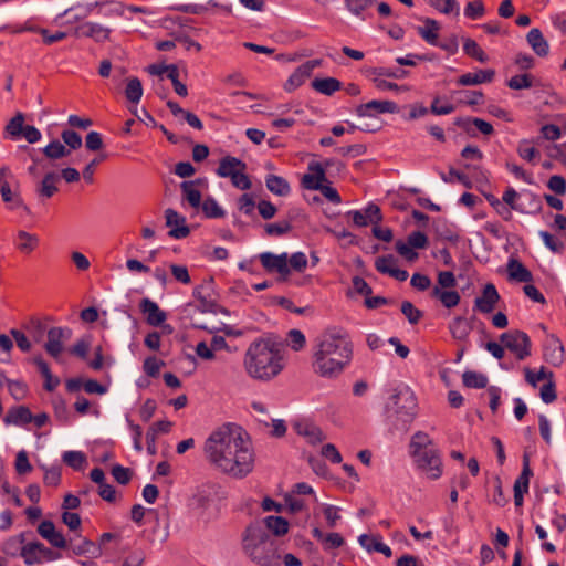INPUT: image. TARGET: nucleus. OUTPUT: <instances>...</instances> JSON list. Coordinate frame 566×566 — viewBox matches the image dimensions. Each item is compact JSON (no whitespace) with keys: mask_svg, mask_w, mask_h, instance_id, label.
I'll return each mask as SVG.
<instances>
[{"mask_svg":"<svg viewBox=\"0 0 566 566\" xmlns=\"http://www.w3.org/2000/svg\"><path fill=\"white\" fill-rule=\"evenodd\" d=\"M203 454L217 471L233 479L248 476L254 468V452L248 433L234 423L214 429L203 443Z\"/></svg>","mask_w":566,"mask_h":566,"instance_id":"1","label":"nucleus"},{"mask_svg":"<svg viewBox=\"0 0 566 566\" xmlns=\"http://www.w3.org/2000/svg\"><path fill=\"white\" fill-rule=\"evenodd\" d=\"M312 353L314 373L325 378H334L350 363L353 344L343 328L332 327L315 338Z\"/></svg>","mask_w":566,"mask_h":566,"instance_id":"2","label":"nucleus"},{"mask_svg":"<svg viewBox=\"0 0 566 566\" xmlns=\"http://www.w3.org/2000/svg\"><path fill=\"white\" fill-rule=\"evenodd\" d=\"M243 366L247 374L260 381H270L284 368L279 346L271 339L260 338L248 347Z\"/></svg>","mask_w":566,"mask_h":566,"instance_id":"3","label":"nucleus"},{"mask_svg":"<svg viewBox=\"0 0 566 566\" xmlns=\"http://www.w3.org/2000/svg\"><path fill=\"white\" fill-rule=\"evenodd\" d=\"M243 552L249 558L262 566L277 564L275 541L258 525L247 527L242 541Z\"/></svg>","mask_w":566,"mask_h":566,"instance_id":"4","label":"nucleus"},{"mask_svg":"<svg viewBox=\"0 0 566 566\" xmlns=\"http://www.w3.org/2000/svg\"><path fill=\"white\" fill-rule=\"evenodd\" d=\"M417 415V399L407 387L396 389L386 407V418L396 430H407Z\"/></svg>","mask_w":566,"mask_h":566,"instance_id":"5","label":"nucleus"},{"mask_svg":"<svg viewBox=\"0 0 566 566\" xmlns=\"http://www.w3.org/2000/svg\"><path fill=\"white\" fill-rule=\"evenodd\" d=\"M308 172L302 177V186L308 190H319L322 195L333 203H340L342 198L337 190L327 182L324 167L318 161H311L308 164Z\"/></svg>","mask_w":566,"mask_h":566,"instance_id":"6","label":"nucleus"},{"mask_svg":"<svg viewBox=\"0 0 566 566\" xmlns=\"http://www.w3.org/2000/svg\"><path fill=\"white\" fill-rule=\"evenodd\" d=\"M502 201L510 208L521 213H537L542 210L541 199L531 191L518 193L514 188L509 187L502 197Z\"/></svg>","mask_w":566,"mask_h":566,"instance_id":"7","label":"nucleus"},{"mask_svg":"<svg viewBox=\"0 0 566 566\" xmlns=\"http://www.w3.org/2000/svg\"><path fill=\"white\" fill-rule=\"evenodd\" d=\"M500 340L518 360H524L531 355V339L528 335L522 331L514 329L503 333L500 336Z\"/></svg>","mask_w":566,"mask_h":566,"instance_id":"8","label":"nucleus"},{"mask_svg":"<svg viewBox=\"0 0 566 566\" xmlns=\"http://www.w3.org/2000/svg\"><path fill=\"white\" fill-rule=\"evenodd\" d=\"M417 468L429 479L437 480L442 475V461L438 449H430L412 457Z\"/></svg>","mask_w":566,"mask_h":566,"instance_id":"9","label":"nucleus"},{"mask_svg":"<svg viewBox=\"0 0 566 566\" xmlns=\"http://www.w3.org/2000/svg\"><path fill=\"white\" fill-rule=\"evenodd\" d=\"M21 556L27 565L42 564L57 558V554L40 542L23 545Z\"/></svg>","mask_w":566,"mask_h":566,"instance_id":"10","label":"nucleus"},{"mask_svg":"<svg viewBox=\"0 0 566 566\" xmlns=\"http://www.w3.org/2000/svg\"><path fill=\"white\" fill-rule=\"evenodd\" d=\"M212 280L207 281L193 290V296L200 302L199 311L202 313H224L228 314V311L221 306H219L216 300L212 297Z\"/></svg>","mask_w":566,"mask_h":566,"instance_id":"11","label":"nucleus"},{"mask_svg":"<svg viewBox=\"0 0 566 566\" xmlns=\"http://www.w3.org/2000/svg\"><path fill=\"white\" fill-rule=\"evenodd\" d=\"M72 337V329L69 327H51L48 331V340L44 349L53 358H59L64 349V342Z\"/></svg>","mask_w":566,"mask_h":566,"instance_id":"12","label":"nucleus"},{"mask_svg":"<svg viewBox=\"0 0 566 566\" xmlns=\"http://www.w3.org/2000/svg\"><path fill=\"white\" fill-rule=\"evenodd\" d=\"M262 266L270 273L276 272L284 280L290 275L287 253L274 254L272 252H263L259 254Z\"/></svg>","mask_w":566,"mask_h":566,"instance_id":"13","label":"nucleus"},{"mask_svg":"<svg viewBox=\"0 0 566 566\" xmlns=\"http://www.w3.org/2000/svg\"><path fill=\"white\" fill-rule=\"evenodd\" d=\"M74 33L78 38H88L96 43H103L109 40L112 29L98 22L86 21L77 25Z\"/></svg>","mask_w":566,"mask_h":566,"instance_id":"14","label":"nucleus"},{"mask_svg":"<svg viewBox=\"0 0 566 566\" xmlns=\"http://www.w3.org/2000/svg\"><path fill=\"white\" fill-rule=\"evenodd\" d=\"M356 115L359 117H371L376 114L398 113V105L391 101H370L356 107Z\"/></svg>","mask_w":566,"mask_h":566,"instance_id":"15","label":"nucleus"},{"mask_svg":"<svg viewBox=\"0 0 566 566\" xmlns=\"http://www.w3.org/2000/svg\"><path fill=\"white\" fill-rule=\"evenodd\" d=\"M500 301V294L494 284L488 283L482 290V294L474 300L473 310L483 314L491 313Z\"/></svg>","mask_w":566,"mask_h":566,"instance_id":"16","label":"nucleus"},{"mask_svg":"<svg viewBox=\"0 0 566 566\" xmlns=\"http://www.w3.org/2000/svg\"><path fill=\"white\" fill-rule=\"evenodd\" d=\"M166 226L171 228L168 232L174 239H184L190 233L186 223V218L180 216L176 210L168 208L165 210Z\"/></svg>","mask_w":566,"mask_h":566,"instance_id":"17","label":"nucleus"},{"mask_svg":"<svg viewBox=\"0 0 566 566\" xmlns=\"http://www.w3.org/2000/svg\"><path fill=\"white\" fill-rule=\"evenodd\" d=\"M67 547L73 552V554L77 556H90L97 558L103 553L101 545H97L96 543L80 536L70 538Z\"/></svg>","mask_w":566,"mask_h":566,"instance_id":"18","label":"nucleus"},{"mask_svg":"<svg viewBox=\"0 0 566 566\" xmlns=\"http://www.w3.org/2000/svg\"><path fill=\"white\" fill-rule=\"evenodd\" d=\"M38 533L56 548H67L69 541L64 535L56 531L55 525L50 520L42 521L38 526Z\"/></svg>","mask_w":566,"mask_h":566,"instance_id":"19","label":"nucleus"},{"mask_svg":"<svg viewBox=\"0 0 566 566\" xmlns=\"http://www.w3.org/2000/svg\"><path fill=\"white\" fill-rule=\"evenodd\" d=\"M205 184V179L197 178L195 180L182 181L180 184V189L182 193V199L188 202V205L193 209H199L202 203V196L199 186Z\"/></svg>","mask_w":566,"mask_h":566,"instance_id":"20","label":"nucleus"},{"mask_svg":"<svg viewBox=\"0 0 566 566\" xmlns=\"http://www.w3.org/2000/svg\"><path fill=\"white\" fill-rule=\"evenodd\" d=\"M475 316L467 319L463 316H455L449 323V332L451 336L458 342H468L470 333L473 329V322Z\"/></svg>","mask_w":566,"mask_h":566,"instance_id":"21","label":"nucleus"},{"mask_svg":"<svg viewBox=\"0 0 566 566\" xmlns=\"http://www.w3.org/2000/svg\"><path fill=\"white\" fill-rule=\"evenodd\" d=\"M139 307L142 313L146 315V322L150 326H159L167 318L166 313L161 311L157 303H155L150 298H143Z\"/></svg>","mask_w":566,"mask_h":566,"instance_id":"22","label":"nucleus"},{"mask_svg":"<svg viewBox=\"0 0 566 566\" xmlns=\"http://www.w3.org/2000/svg\"><path fill=\"white\" fill-rule=\"evenodd\" d=\"M544 358L548 364L555 367L564 361V347L558 338L551 336L546 339L544 345Z\"/></svg>","mask_w":566,"mask_h":566,"instance_id":"23","label":"nucleus"},{"mask_svg":"<svg viewBox=\"0 0 566 566\" xmlns=\"http://www.w3.org/2000/svg\"><path fill=\"white\" fill-rule=\"evenodd\" d=\"M247 170V164L233 156L221 158L216 174L221 178H231L235 171Z\"/></svg>","mask_w":566,"mask_h":566,"instance_id":"24","label":"nucleus"},{"mask_svg":"<svg viewBox=\"0 0 566 566\" xmlns=\"http://www.w3.org/2000/svg\"><path fill=\"white\" fill-rule=\"evenodd\" d=\"M495 72L492 69L479 70L475 73H465L461 75L457 83L462 86L478 85L482 83H490L493 81Z\"/></svg>","mask_w":566,"mask_h":566,"instance_id":"25","label":"nucleus"},{"mask_svg":"<svg viewBox=\"0 0 566 566\" xmlns=\"http://www.w3.org/2000/svg\"><path fill=\"white\" fill-rule=\"evenodd\" d=\"M33 415L25 406L10 408L4 417L7 424L25 426L32 422Z\"/></svg>","mask_w":566,"mask_h":566,"instance_id":"26","label":"nucleus"},{"mask_svg":"<svg viewBox=\"0 0 566 566\" xmlns=\"http://www.w3.org/2000/svg\"><path fill=\"white\" fill-rule=\"evenodd\" d=\"M527 43L532 48L535 54L543 57L546 56L549 52V45L546 39L544 38L542 31L537 28H533L528 31L526 35Z\"/></svg>","mask_w":566,"mask_h":566,"instance_id":"27","label":"nucleus"},{"mask_svg":"<svg viewBox=\"0 0 566 566\" xmlns=\"http://www.w3.org/2000/svg\"><path fill=\"white\" fill-rule=\"evenodd\" d=\"M358 542L368 552H378L384 554L386 557H390L392 555L391 548L387 544L382 543L379 537L361 534L358 537Z\"/></svg>","mask_w":566,"mask_h":566,"instance_id":"28","label":"nucleus"},{"mask_svg":"<svg viewBox=\"0 0 566 566\" xmlns=\"http://www.w3.org/2000/svg\"><path fill=\"white\" fill-rule=\"evenodd\" d=\"M507 272L510 279L516 282L528 283L533 280L531 271L516 259L509 260Z\"/></svg>","mask_w":566,"mask_h":566,"instance_id":"29","label":"nucleus"},{"mask_svg":"<svg viewBox=\"0 0 566 566\" xmlns=\"http://www.w3.org/2000/svg\"><path fill=\"white\" fill-rule=\"evenodd\" d=\"M431 297L437 298L446 308L455 307L461 300L460 294L453 290H442L439 286H434L430 293Z\"/></svg>","mask_w":566,"mask_h":566,"instance_id":"30","label":"nucleus"},{"mask_svg":"<svg viewBox=\"0 0 566 566\" xmlns=\"http://www.w3.org/2000/svg\"><path fill=\"white\" fill-rule=\"evenodd\" d=\"M265 186L269 191L280 197H286L291 192L290 184L281 176L268 175L265 177Z\"/></svg>","mask_w":566,"mask_h":566,"instance_id":"31","label":"nucleus"},{"mask_svg":"<svg viewBox=\"0 0 566 566\" xmlns=\"http://www.w3.org/2000/svg\"><path fill=\"white\" fill-rule=\"evenodd\" d=\"M430 449L437 448L434 447L431 438L426 432L418 431L411 437L410 453L412 457Z\"/></svg>","mask_w":566,"mask_h":566,"instance_id":"32","label":"nucleus"},{"mask_svg":"<svg viewBox=\"0 0 566 566\" xmlns=\"http://www.w3.org/2000/svg\"><path fill=\"white\" fill-rule=\"evenodd\" d=\"M439 30V23L436 20L429 18L424 20V25L417 28L418 34L431 45L438 44Z\"/></svg>","mask_w":566,"mask_h":566,"instance_id":"33","label":"nucleus"},{"mask_svg":"<svg viewBox=\"0 0 566 566\" xmlns=\"http://www.w3.org/2000/svg\"><path fill=\"white\" fill-rule=\"evenodd\" d=\"M312 87L321 94L331 96L340 90L342 83L335 77L315 78L312 82Z\"/></svg>","mask_w":566,"mask_h":566,"instance_id":"34","label":"nucleus"},{"mask_svg":"<svg viewBox=\"0 0 566 566\" xmlns=\"http://www.w3.org/2000/svg\"><path fill=\"white\" fill-rule=\"evenodd\" d=\"M297 433L307 439L311 444H316L325 439L319 427L314 423H300L296 426Z\"/></svg>","mask_w":566,"mask_h":566,"instance_id":"35","label":"nucleus"},{"mask_svg":"<svg viewBox=\"0 0 566 566\" xmlns=\"http://www.w3.org/2000/svg\"><path fill=\"white\" fill-rule=\"evenodd\" d=\"M143 85L138 77H129L125 87V96L128 102L138 104L143 97Z\"/></svg>","mask_w":566,"mask_h":566,"instance_id":"36","label":"nucleus"},{"mask_svg":"<svg viewBox=\"0 0 566 566\" xmlns=\"http://www.w3.org/2000/svg\"><path fill=\"white\" fill-rule=\"evenodd\" d=\"M264 525L275 536L285 535L289 532V522L282 516H266Z\"/></svg>","mask_w":566,"mask_h":566,"instance_id":"37","label":"nucleus"},{"mask_svg":"<svg viewBox=\"0 0 566 566\" xmlns=\"http://www.w3.org/2000/svg\"><path fill=\"white\" fill-rule=\"evenodd\" d=\"M463 385L468 388H485L488 386V377L478 371L467 370L462 375Z\"/></svg>","mask_w":566,"mask_h":566,"instance_id":"38","label":"nucleus"},{"mask_svg":"<svg viewBox=\"0 0 566 566\" xmlns=\"http://www.w3.org/2000/svg\"><path fill=\"white\" fill-rule=\"evenodd\" d=\"M57 179L59 176L55 172L45 174L38 189L39 195L45 198H51L57 191L55 186Z\"/></svg>","mask_w":566,"mask_h":566,"instance_id":"39","label":"nucleus"},{"mask_svg":"<svg viewBox=\"0 0 566 566\" xmlns=\"http://www.w3.org/2000/svg\"><path fill=\"white\" fill-rule=\"evenodd\" d=\"M42 151L50 159H60L70 155V149L57 139L52 140Z\"/></svg>","mask_w":566,"mask_h":566,"instance_id":"40","label":"nucleus"},{"mask_svg":"<svg viewBox=\"0 0 566 566\" xmlns=\"http://www.w3.org/2000/svg\"><path fill=\"white\" fill-rule=\"evenodd\" d=\"M428 3L443 14H460V7L457 0H428Z\"/></svg>","mask_w":566,"mask_h":566,"instance_id":"41","label":"nucleus"},{"mask_svg":"<svg viewBox=\"0 0 566 566\" xmlns=\"http://www.w3.org/2000/svg\"><path fill=\"white\" fill-rule=\"evenodd\" d=\"M200 208L207 218L216 219L224 217V210L218 205L217 200L212 197H207Z\"/></svg>","mask_w":566,"mask_h":566,"instance_id":"42","label":"nucleus"},{"mask_svg":"<svg viewBox=\"0 0 566 566\" xmlns=\"http://www.w3.org/2000/svg\"><path fill=\"white\" fill-rule=\"evenodd\" d=\"M532 475L533 472L530 467V458L527 454H524L522 472L514 482V489H522L523 491H528L530 479Z\"/></svg>","mask_w":566,"mask_h":566,"instance_id":"43","label":"nucleus"},{"mask_svg":"<svg viewBox=\"0 0 566 566\" xmlns=\"http://www.w3.org/2000/svg\"><path fill=\"white\" fill-rule=\"evenodd\" d=\"M63 462L74 470H82L86 463V455L82 451H65Z\"/></svg>","mask_w":566,"mask_h":566,"instance_id":"44","label":"nucleus"},{"mask_svg":"<svg viewBox=\"0 0 566 566\" xmlns=\"http://www.w3.org/2000/svg\"><path fill=\"white\" fill-rule=\"evenodd\" d=\"M24 126V115L18 113L7 124L6 130L12 139H18L21 137Z\"/></svg>","mask_w":566,"mask_h":566,"instance_id":"45","label":"nucleus"},{"mask_svg":"<svg viewBox=\"0 0 566 566\" xmlns=\"http://www.w3.org/2000/svg\"><path fill=\"white\" fill-rule=\"evenodd\" d=\"M292 230V223L290 220H281L275 223H266L264 231L269 237H281L289 233Z\"/></svg>","mask_w":566,"mask_h":566,"instance_id":"46","label":"nucleus"},{"mask_svg":"<svg viewBox=\"0 0 566 566\" xmlns=\"http://www.w3.org/2000/svg\"><path fill=\"white\" fill-rule=\"evenodd\" d=\"M103 8L98 10V14L106 18H119L124 17L126 6L122 2H104Z\"/></svg>","mask_w":566,"mask_h":566,"instance_id":"47","label":"nucleus"},{"mask_svg":"<svg viewBox=\"0 0 566 566\" xmlns=\"http://www.w3.org/2000/svg\"><path fill=\"white\" fill-rule=\"evenodd\" d=\"M463 51L471 57L476 59L479 62L484 63L488 61V55L479 46V44L472 39H465L463 43Z\"/></svg>","mask_w":566,"mask_h":566,"instance_id":"48","label":"nucleus"},{"mask_svg":"<svg viewBox=\"0 0 566 566\" xmlns=\"http://www.w3.org/2000/svg\"><path fill=\"white\" fill-rule=\"evenodd\" d=\"M517 154L528 163H534L535 158L539 156V151L533 147L532 143L527 139H523L518 143Z\"/></svg>","mask_w":566,"mask_h":566,"instance_id":"49","label":"nucleus"},{"mask_svg":"<svg viewBox=\"0 0 566 566\" xmlns=\"http://www.w3.org/2000/svg\"><path fill=\"white\" fill-rule=\"evenodd\" d=\"M370 75H377L381 77H391L396 80H402L408 76L409 72L402 69H389V67H373L369 71Z\"/></svg>","mask_w":566,"mask_h":566,"instance_id":"50","label":"nucleus"},{"mask_svg":"<svg viewBox=\"0 0 566 566\" xmlns=\"http://www.w3.org/2000/svg\"><path fill=\"white\" fill-rule=\"evenodd\" d=\"M18 238L20 241L18 248L23 252L33 251L39 243L38 237L27 231H19Z\"/></svg>","mask_w":566,"mask_h":566,"instance_id":"51","label":"nucleus"},{"mask_svg":"<svg viewBox=\"0 0 566 566\" xmlns=\"http://www.w3.org/2000/svg\"><path fill=\"white\" fill-rule=\"evenodd\" d=\"M485 8L481 0L468 2L464 8V15L469 19L476 20L484 15Z\"/></svg>","mask_w":566,"mask_h":566,"instance_id":"52","label":"nucleus"},{"mask_svg":"<svg viewBox=\"0 0 566 566\" xmlns=\"http://www.w3.org/2000/svg\"><path fill=\"white\" fill-rule=\"evenodd\" d=\"M553 376V373L548 371V382L541 388V399L545 403H552L557 397Z\"/></svg>","mask_w":566,"mask_h":566,"instance_id":"53","label":"nucleus"},{"mask_svg":"<svg viewBox=\"0 0 566 566\" xmlns=\"http://www.w3.org/2000/svg\"><path fill=\"white\" fill-rule=\"evenodd\" d=\"M401 312L410 324H417L423 315L422 312L415 307V305L409 301H403L401 303Z\"/></svg>","mask_w":566,"mask_h":566,"instance_id":"54","label":"nucleus"},{"mask_svg":"<svg viewBox=\"0 0 566 566\" xmlns=\"http://www.w3.org/2000/svg\"><path fill=\"white\" fill-rule=\"evenodd\" d=\"M375 268L378 272L390 275L396 268V259L394 255H382L376 259Z\"/></svg>","mask_w":566,"mask_h":566,"instance_id":"55","label":"nucleus"},{"mask_svg":"<svg viewBox=\"0 0 566 566\" xmlns=\"http://www.w3.org/2000/svg\"><path fill=\"white\" fill-rule=\"evenodd\" d=\"M506 84H507V86L511 90L530 88L533 85L532 75H530V74H520V75L512 76L507 81Z\"/></svg>","mask_w":566,"mask_h":566,"instance_id":"56","label":"nucleus"},{"mask_svg":"<svg viewBox=\"0 0 566 566\" xmlns=\"http://www.w3.org/2000/svg\"><path fill=\"white\" fill-rule=\"evenodd\" d=\"M61 138L64 145L69 146L70 149H78L82 146V137L78 133L72 129H65L61 134Z\"/></svg>","mask_w":566,"mask_h":566,"instance_id":"57","label":"nucleus"},{"mask_svg":"<svg viewBox=\"0 0 566 566\" xmlns=\"http://www.w3.org/2000/svg\"><path fill=\"white\" fill-rule=\"evenodd\" d=\"M0 193L2 197V200L7 203L12 202L15 208H19L22 206V199L12 192L11 187L8 181H3L0 185Z\"/></svg>","mask_w":566,"mask_h":566,"instance_id":"58","label":"nucleus"},{"mask_svg":"<svg viewBox=\"0 0 566 566\" xmlns=\"http://www.w3.org/2000/svg\"><path fill=\"white\" fill-rule=\"evenodd\" d=\"M488 202L495 209V211L506 221L512 219V212L510 208L503 205V201L497 199L493 195L485 196Z\"/></svg>","mask_w":566,"mask_h":566,"instance_id":"59","label":"nucleus"},{"mask_svg":"<svg viewBox=\"0 0 566 566\" xmlns=\"http://www.w3.org/2000/svg\"><path fill=\"white\" fill-rule=\"evenodd\" d=\"M287 340L291 348L295 352L304 348L306 344L305 335L300 329H291L287 334Z\"/></svg>","mask_w":566,"mask_h":566,"instance_id":"60","label":"nucleus"},{"mask_svg":"<svg viewBox=\"0 0 566 566\" xmlns=\"http://www.w3.org/2000/svg\"><path fill=\"white\" fill-rule=\"evenodd\" d=\"M230 179L232 186L240 190H249L252 186L249 176L245 174V170L235 171Z\"/></svg>","mask_w":566,"mask_h":566,"instance_id":"61","label":"nucleus"},{"mask_svg":"<svg viewBox=\"0 0 566 566\" xmlns=\"http://www.w3.org/2000/svg\"><path fill=\"white\" fill-rule=\"evenodd\" d=\"M310 77L308 74H305V72H302V66H298L295 72L289 77L285 88L287 91H292L298 86H301L306 78Z\"/></svg>","mask_w":566,"mask_h":566,"instance_id":"62","label":"nucleus"},{"mask_svg":"<svg viewBox=\"0 0 566 566\" xmlns=\"http://www.w3.org/2000/svg\"><path fill=\"white\" fill-rule=\"evenodd\" d=\"M547 187L558 196L566 193V180L559 175H553L548 179Z\"/></svg>","mask_w":566,"mask_h":566,"instance_id":"63","label":"nucleus"},{"mask_svg":"<svg viewBox=\"0 0 566 566\" xmlns=\"http://www.w3.org/2000/svg\"><path fill=\"white\" fill-rule=\"evenodd\" d=\"M112 475L119 484L123 485L128 484L132 479L129 469L120 464H116L112 468Z\"/></svg>","mask_w":566,"mask_h":566,"instance_id":"64","label":"nucleus"}]
</instances>
